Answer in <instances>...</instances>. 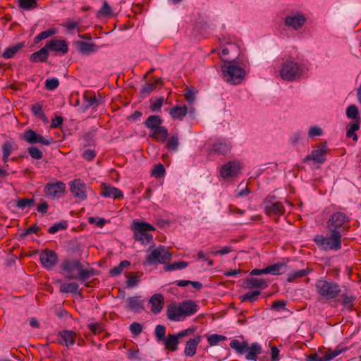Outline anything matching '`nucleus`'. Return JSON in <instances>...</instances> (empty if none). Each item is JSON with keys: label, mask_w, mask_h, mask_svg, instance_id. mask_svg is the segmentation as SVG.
<instances>
[{"label": "nucleus", "mask_w": 361, "mask_h": 361, "mask_svg": "<svg viewBox=\"0 0 361 361\" xmlns=\"http://www.w3.org/2000/svg\"><path fill=\"white\" fill-rule=\"evenodd\" d=\"M308 68L304 61L293 57L283 59L278 69L279 76L284 81L293 82L303 78Z\"/></svg>", "instance_id": "nucleus-1"}, {"label": "nucleus", "mask_w": 361, "mask_h": 361, "mask_svg": "<svg viewBox=\"0 0 361 361\" xmlns=\"http://www.w3.org/2000/svg\"><path fill=\"white\" fill-rule=\"evenodd\" d=\"M224 80L232 85L240 84L247 73L245 63L224 60L221 65Z\"/></svg>", "instance_id": "nucleus-2"}, {"label": "nucleus", "mask_w": 361, "mask_h": 361, "mask_svg": "<svg viewBox=\"0 0 361 361\" xmlns=\"http://www.w3.org/2000/svg\"><path fill=\"white\" fill-rule=\"evenodd\" d=\"M198 311V305L192 300H186L182 302L172 303L167 307V317L173 322H180L195 314Z\"/></svg>", "instance_id": "nucleus-3"}, {"label": "nucleus", "mask_w": 361, "mask_h": 361, "mask_svg": "<svg viewBox=\"0 0 361 361\" xmlns=\"http://www.w3.org/2000/svg\"><path fill=\"white\" fill-rule=\"evenodd\" d=\"M61 267L67 279H77L84 282L94 274L93 269H83L78 260H65Z\"/></svg>", "instance_id": "nucleus-4"}, {"label": "nucleus", "mask_w": 361, "mask_h": 361, "mask_svg": "<svg viewBox=\"0 0 361 361\" xmlns=\"http://www.w3.org/2000/svg\"><path fill=\"white\" fill-rule=\"evenodd\" d=\"M315 288L317 293L326 300L336 298L341 292L340 286L332 280L321 279L316 281Z\"/></svg>", "instance_id": "nucleus-5"}, {"label": "nucleus", "mask_w": 361, "mask_h": 361, "mask_svg": "<svg viewBox=\"0 0 361 361\" xmlns=\"http://www.w3.org/2000/svg\"><path fill=\"white\" fill-rule=\"evenodd\" d=\"M326 235H316L314 241L323 250H338L341 248V237L338 233L329 232Z\"/></svg>", "instance_id": "nucleus-6"}, {"label": "nucleus", "mask_w": 361, "mask_h": 361, "mask_svg": "<svg viewBox=\"0 0 361 361\" xmlns=\"http://www.w3.org/2000/svg\"><path fill=\"white\" fill-rule=\"evenodd\" d=\"M171 258V254L163 245L149 248L145 257V264L154 266L164 264Z\"/></svg>", "instance_id": "nucleus-7"}, {"label": "nucleus", "mask_w": 361, "mask_h": 361, "mask_svg": "<svg viewBox=\"0 0 361 361\" xmlns=\"http://www.w3.org/2000/svg\"><path fill=\"white\" fill-rule=\"evenodd\" d=\"M131 228L134 231V238L142 245H147L152 241V235L148 233L155 230L152 225L134 220L132 222Z\"/></svg>", "instance_id": "nucleus-8"}, {"label": "nucleus", "mask_w": 361, "mask_h": 361, "mask_svg": "<svg viewBox=\"0 0 361 361\" xmlns=\"http://www.w3.org/2000/svg\"><path fill=\"white\" fill-rule=\"evenodd\" d=\"M349 218L343 212L334 213L327 221L329 232L338 233L343 235L346 233L349 226Z\"/></svg>", "instance_id": "nucleus-9"}, {"label": "nucleus", "mask_w": 361, "mask_h": 361, "mask_svg": "<svg viewBox=\"0 0 361 361\" xmlns=\"http://www.w3.org/2000/svg\"><path fill=\"white\" fill-rule=\"evenodd\" d=\"M307 21V16L301 11H292L284 19L285 25L293 30L302 27Z\"/></svg>", "instance_id": "nucleus-10"}, {"label": "nucleus", "mask_w": 361, "mask_h": 361, "mask_svg": "<svg viewBox=\"0 0 361 361\" xmlns=\"http://www.w3.org/2000/svg\"><path fill=\"white\" fill-rule=\"evenodd\" d=\"M70 191L78 202L87 200L89 188L81 179H75L69 183Z\"/></svg>", "instance_id": "nucleus-11"}, {"label": "nucleus", "mask_w": 361, "mask_h": 361, "mask_svg": "<svg viewBox=\"0 0 361 361\" xmlns=\"http://www.w3.org/2000/svg\"><path fill=\"white\" fill-rule=\"evenodd\" d=\"M24 140L30 144H41L44 146H49L53 142L51 137H43L31 129L27 130L24 132Z\"/></svg>", "instance_id": "nucleus-12"}, {"label": "nucleus", "mask_w": 361, "mask_h": 361, "mask_svg": "<svg viewBox=\"0 0 361 361\" xmlns=\"http://www.w3.org/2000/svg\"><path fill=\"white\" fill-rule=\"evenodd\" d=\"M240 169V164L238 161H231L221 167L220 175L223 178H233L238 175Z\"/></svg>", "instance_id": "nucleus-13"}, {"label": "nucleus", "mask_w": 361, "mask_h": 361, "mask_svg": "<svg viewBox=\"0 0 361 361\" xmlns=\"http://www.w3.org/2000/svg\"><path fill=\"white\" fill-rule=\"evenodd\" d=\"M65 189L66 185L63 182L56 181L48 183L44 188V192L47 197L55 199L59 197Z\"/></svg>", "instance_id": "nucleus-14"}, {"label": "nucleus", "mask_w": 361, "mask_h": 361, "mask_svg": "<svg viewBox=\"0 0 361 361\" xmlns=\"http://www.w3.org/2000/svg\"><path fill=\"white\" fill-rule=\"evenodd\" d=\"M40 262L47 269H51L58 262L56 253L51 250H45L40 254Z\"/></svg>", "instance_id": "nucleus-15"}, {"label": "nucleus", "mask_w": 361, "mask_h": 361, "mask_svg": "<svg viewBox=\"0 0 361 361\" xmlns=\"http://www.w3.org/2000/svg\"><path fill=\"white\" fill-rule=\"evenodd\" d=\"M264 210L268 216H281L284 213V207L281 202L264 200Z\"/></svg>", "instance_id": "nucleus-16"}, {"label": "nucleus", "mask_w": 361, "mask_h": 361, "mask_svg": "<svg viewBox=\"0 0 361 361\" xmlns=\"http://www.w3.org/2000/svg\"><path fill=\"white\" fill-rule=\"evenodd\" d=\"M101 195L104 197L112 198L114 200L123 197V192L120 189L105 183L101 185Z\"/></svg>", "instance_id": "nucleus-17"}, {"label": "nucleus", "mask_w": 361, "mask_h": 361, "mask_svg": "<svg viewBox=\"0 0 361 361\" xmlns=\"http://www.w3.org/2000/svg\"><path fill=\"white\" fill-rule=\"evenodd\" d=\"M202 338V336L196 335L186 341L184 348V355L186 357H191L196 354L197 346L201 342Z\"/></svg>", "instance_id": "nucleus-18"}, {"label": "nucleus", "mask_w": 361, "mask_h": 361, "mask_svg": "<svg viewBox=\"0 0 361 361\" xmlns=\"http://www.w3.org/2000/svg\"><path fill=\"white\" fill-rule=\"evenodd\" d=\"M326 145L323 144L320 147L314 149L311 154L305 157V161L313 160L317 163H323L326 159Z\"/></svg>", "instance_id": "nucleus-19"}, {"label": "nucleus", "mask_w": 361, "mask_h": 361, "mask_svg": "<svg viewBox=\"0 0 361 361\" xmlns=\"http://www.w3.org/2000/svg\"><path fill=\"white\" fill-rule=\"evenodd\" d=\"M231 144L224 139H219L212 145L211 150L216 154L225 155L230 152Z\"/></svg>", "instance_id": "nucleus-20"}, {"label": "nucleus", "mask_w": 361, "mask_h": 361, "mask_svg": "<svg viewBox=\"0 0 361 361\" xmlns=\"http://www.w3.org/2000/svg\"><path fill=\"white\" fill-rule=\"evenodd\" d=\"M74 44L79 52L85 55L97 52L99 48L93 42H86L83 41H77Z\"/></svg>", "instance_id": "nucleus-21"}, {"label": "nucleus", "mask_w": 361, "mask_h": 361, "mask_svg": "<svg viewBox=\"0 0 361 361\" xmlns=\"http://www.w3.org/2000/svg\"><path fill=\"white\" fill-rule=\"evenodd\" d=\"M45 47L47 50L59 51L62 54H66L68 51V44L64 40L51 39Z\"/></svg>", "instance_id": "nucleus-22"}, {"label": "nucleus", "mask_w": 361, "mask_h": 361, "mask_svg": "<svg viewBox=\"0 0 361 361\" xmlns=\"http://www.w3.org/2000/svg\"><path fill=\"white\" fill-rule=\"evenodd\" d=\"M75 336L74 331L63 330L59 334V341L61 344L70 347L74 345Z\"/></svg>", "instance_id": "nucleus-23"}, {"label": "nucleus", "mask_w": 361, "mask_h": 361, "mask_svg": "<svg viewBox=\"0 0 361 361\" xmlns=\"http://www.w3.org/2000/svg\"><path fill=\"white\" fill-rule=\"evenodd\" d=\"M151 310L154 314L159 313L164 307V298L161 294H154L149 299Z\"/></svg>", "instance_id": "nucleus-24"}, {"label": "nucleus", "mask_w": 361, "mask_h": 361, "mask_svg": "<svg viewBox=\"0 0 361 361\" xmlns=\"http://www.w3.org/2000/svg\"><path fill=\"white\" fill-rule=\"evenodd\" d=\"M180 338L178 333L175 334H169L162 341L165 348L170 351H176L178 349V340Z\"/></svg>", "instance_id": "nucleus-25"}, {"label": "nucleus", "mask_w": 361, "mask_h": 361, "mask_svg": "<svg viewBox=\"0 0 361 361\" xmlns=\"http://www.w3.org/2000/svg\"><path fill=\"white\" fill-rule=\"evenodd\" d=\"M245 358L247 360L256 361L257 355L262 353V347L257 343H252L250 346L247 345Z\"/></svg>", "instance_id": "nucleus-26"}, {"label": "nucleus", "mask_w": 361, "mask_h": 361, "mask_svg": "<svg viewBox=\"0 0 361 361\" xmlns=\"http://www.w3.org/2000/svg\"><path fill=\"white\" fill-rule=\"evenodd\" d=\"M348 348L343 344H339L334 350H329L325 354L323 355L322 361H330L338 356L341 353L345 352Z\"/></svg>", "instance_id": "nucleus-27"}, {"label": "nucleus", "mask_w": 361, "mask_h": 361, "mask_svg": "<svg viewBox=\"0 0 361 361\" xmlns=\"http://www.w3.org/2000/svg\"><path fill=\"white\" fill-rule=\"evenodd\" d=\"M149 136L157 141L164 142L168 136V130L164 126H159L149 131Z\"/></svg>", "instance_id": "nucleus-28"}, {"label": "nucleus", "mask_w": 361, "mask_h": 361, "mask_svg": "<svg viewBox=\"0 0 361 361\" xmlns=\"http://www.w3.org/2000/svg\"><path fill=\"white\" fill-rule=\"evenodd\" d=\"M245 285L248 288L264 289L268 286V282L264 279L250 278L246 280Z\"/></svg>", "instance_id": "nucleus-29"}, {"label": "nucleus", "mask_w": 361, "mask_h": 361, "mask_svg": "<svg viewBox=\"0 0 361 361\" xmlns=\"http://www.w3.org/2000/svg\"><path fill=\"white\" fill-rule=\"evenodd\" d=\"M188 113L186 106H175L169 110V114L174 120H182Z\"/></svg>", "instance_id": "nucleus-30"}, {"label": "nucleus", "mask_w": 361, "mask_h": 361, "mask_svg": "<svg viewBox=\"0 0 361 361\" xmlns=\"http://www.w3.org/2000/svg\"><path fill=\"white\" fill-rule=\"evenodd\" d=\"M128 307L134 312H140L143 309V302L138 297H130L126 300Z\"/></svg>", "instance_id": "nucleus-31"}, {"label": "nucleus", "mask_w": 361, "mask_h": 361, "mask_svg": "<svg viewBox=\"0 0 361 361\" xmlns=\"http://www.w3.org/2000/svg\"><path fill=\"white\" fill-rule=\"evenodd\" d=\"M102 104V98H97L94 95H84V105L85 109L96 108Z\"/></svg>", "instance_id": "nucleus-32"}, {"label": "nucleus", "mask_w": 361, "mask_h": 361, "mask_svg": "<svg viewBox=\"0 0 361 361\" xmlns=\"http://www.w3.org/2000/svg\"><path fill=\"white\" fill-rule=\"evenodd\" d=\"M266 269L267 274L279 275L286 272V266L283 263H276L266 267Z\"/></svg>", "instance_id": "nucleus-33"}, {"label": "nucleus", "mask_w": 361, "mask_h": 361, "mask_svg": "<svg viewBox=\"0 0 361 361\" xmlns=\"http://www.w3.org/2000/svg\"><path fill=\"white\" fill-rule=\"evenodd\" d=\"M163 123L162 119L159 116H150L145 121L146 127L149 129V131L159 127Z\"/></svg>", "instance_id": "nucleus-34"}, {"label": "nucleus", "mask_w": 361, "mask_h": 361, "mask_svg": "<svg viewBox=\"0 0 361 361\" xmlns=\"http://www.w3.org/2000/svg\"><path fill=\"white\" fill-rule=\"evenodd\" d=\"M360 129V121L350 123L347 126L346 137L352 138L354 141L357 140L355 132Z\"/></svg>", "instance_id": "nucleus-35"}, {"label": "nucleus", "mask_w": 361, "mask_h": 361, "mask_svg": "<svg viewBox=\"0 0 361 361\" xmlns=\"http://www.w3.org/2000/svg\"><path fill=\"white\" fill-rule=\"evenodd\" d=\"M230 347L235 350L238 354L243 355L247 351V342L240 343L238 340L233 339L230 343Z\"/></svg>", "instance_id": "nucleus-36"}, {"label": "nucleus", "mask_w": 361, "mask_h": 361, "mask_svg": "<svg viewBox=\"0 0 361 361\" xmlns=\"http://www.w3.org/2000/svg\"><path fill=\"white\" fill-rule=\"evenodd\" d=\"M47 57L48 50L47 49L46 47H44L38 51L33 53L30 56V59L33 62H42L44 61Z\"/></svg>", "instance_id": "nucleus-37"}, {"label": "nucleus", "mask_w": 361, "mask_h": 361, "mask_svg": "<svg viewBox=\"0 0 361 361\" xmlns=\"http://www.w3.org/2000/svg\"><path fill=\"white\" fill-rule=\"evenodd\" d=\"M16 148V145L13 142L8 141L5 142L2 145V151H3V161L4 162L7 161L8 157L10 156L11 152Z\"/></svg>", "instance_id": "nucleus-38"}, {"label": "nucleus", "mask_w": 361, "mask_h": 361, "mask_svg": "<svg viewBox=\"0 0 361 361\" xmlns=\"http://www.w3.org/2000/svg\"><path fill=\"white\" fill-rule=\"evenodd\" d=\"M345 114L348 118L355 120V121H360V116L357 107L351 104L348 106L345 110Z\"/></svg>", "instance_id": "nucleus-39"}, {"label": "nucleus", "mask_w": 361, "mask_h": 361, "mask_svg": "<svg viewBox=\"0 0 361 361\" xmlns=\"http://www.w3.org/2000/svg\"><path fill=\"white\" fill-rule=\"evenodd\" d=\"M188 265V263L183 261L176 262L172 264H166L164 269L166 271H172L175 270H180L186 268Z\"/></svg>", "instance_id": "nucleus-40"}, {"label": "nucleus", "mask_w": 361, "mask_h": 361, "mask_svg": "<svg viewBox=\"0 0 361 361\" xmlns=\"http://www.w3.org/2000/svg\"><path fill=\"white\" fill-rule=\"evenodd\" d=\"M79 286L77 283L70 282L61 284L60 290L62 293H75L78 290Z\"/></svg>", "instance_id": "nucleus-41"}, {"label": "nucleus", "mask_w": 361, "mask_h": 361, "mask_svg": "<svg viewBox=\"0 0 361 361\" xmlns=\"http://www.w3.org/2000/svg\"><path fill=\"white\" fill-rule=\"evenodd\" d=\"M130 263L127 261L124 260L120 262V264L114 267L110 270V274L111 276H118L121 275V274L123 272V269L128 267H129Z\"/></svg>", "instance_id": "nucleus-42"}, {"label": "nucleus", "mask_w": 361, "mask_h": 361, "mask_svg": "<svg viewBox=\"0 0 361 361\" xmlns=\"http://www.w3.org/2000/svg\"><path fill=\"white\" fill-rule=\"evenodd\" d=\"M21 47L22 43H19L15 46L8 47L3 53L2 56L5 59L13 58Z\"/></svg>", "instance_id": "nucleus-43"}, {"label": "nucleus", "mask_w": 361, "mask_h": 361, "mask_svg": "<svg viewBox=\"0 0 361 361\" xmlns=\"http://www.w3.org/2000/svg\"><path fill=\"white\" fill-rule=\"evenodd\" d=\"M226 340V337L223 335L214 334L207 336V341L210 346H215L219 342Z\"/></svg>", "instance_id": "nucleus-44"}, {"label": "nucleus", "mask_w": 361, "mask_h": 361, "mask_svg": "<svg viewBox=\"0 0 361 361\" xmlns=\"http://www.w3.org/2000/svg\"><path fill=\"white\" fill-rule=\"evenodd\" d=\"M78 22L66 20L61 25L66 28V31L72 35L75 33L76 30L78 28Z\"/></svg>", "instance_id": "nucleus-45"}, {"label": "nucleus", "mask_w": 361, "mask_h": 361, "mask_svg": "<svg viewBox=\"0 0 361 361\" xmlns=\"http://www.w3.org/2000/svg\"><path fill=\"white\" fill-rule=\"evenodd\" d=\"M307 274L308 271L307 269L292 271L288 274V281L291 282L294 281L295 279L301 278L306 276Z\"/></svg>", "instance_id": "nucleus-46"}, {"label": "nucleus", "mask_w": 361, "mask_h": 361, "mask_svg": "<svg viewBox=\"0 0 361 361\" xmlns=\"http://www.w3.org/2000/svg\"><path fill=\"white\" fill-rule=\"evenodd\" d=\"M323 135V130L319 126H311L307 133V136L310 139H313L316 137H319Z\"/></svg>", "instance_id": "nucleus-47"}, {"label": "nucleus", "mask_w": 361, "mask_h": 361, "mask_svg": "<svg viewBox=\"0 0 361 361\" xmlns=\"http://www.w3.org/2000/svg\"><path fill=\"white\" fill-rule=\"evenodd\" d=\"M57 33V30L55 28L49 29L40 32L35 37V42H39V41L47 39L49 37Z\"/></svg>", "instance_id": "nucleus-48"}, {"label": "nucleus", "mask_w": 361, "mask_h": 361, "mask_svg": "<svg viewBox=\"0 0 361 361\" xmlns=\"http://www.w3.org/2000/svg\"><path fill=\"white\" fill-rule=\"evenodd\" d=\"M30 156L35 159H41L43 157L42 152L37 147H30L27 149Z\"/></svg>", "instance_id": "nucleus-49"}, {"label": "nucleus", "mask_w": 361, "mask_h": 361, "mask_svg": "<svg viewBox=\"0 0 361 361\" xmlns=\"http://www.w3.org/2000/svg\"><path fill=\"white\" fill-rule=\"evenodd\" d=\"M59 85V80L56 78L47 79L45 81V88L47 90H54Z\"/></svg>", "instance_id": "nucleus-50"}, {"label": "nucleus", "mask_w": 361, "mask_h": 361, "mask_svg": "<svg viewBox=\"0 0 361 361\" xmlns=\"http://www.w3.org/2000/svg\"><path fill=\"white\" fill-rule=\"evenodd\" d=\"M165 169L163 164H158L154 166L152 171V175L156 178H160L164 174Z\"/></svg>", "instance_id": "nucleus-51"}, {"label": "nucleus", "mask_w": 361, "mask_h": 361, "mask_svg": "<svg viewBox=\"0 0 361 361\" xmlns=\"http://www.w3.org/2000/svg\"><path fill=\"white\" fill-rule=\"evenodd\" d=\"M166 334V328L163 325H157L155 328V336L157 337L159 341H163L165 337Z\"/></svg>", "instance_id": "nucleus-52"}, {"label": "nucleus", "mask_w": 361, "mask_h": 361, "mask_svg": "<svg viewBox=\"0 0 361 361\" xmlns=\"http://www.w3.org/2000/svg\"><path fill=\"white\" fill-rule=\"evenodd\" d=\"M66 227H67L66 222H65V221L64 222H59V223L54 224L51 227H49L48 229V232L49 233L54 234L61 230L65 229Z\"/></svg>", "instance_id": "nucleus-53"}, {"label": "nucleus", "mask_w": 361, "mask_h": 361, "mask_svg": "<svg viewBox=\"0 0 361 361\" xmlns=\"http://www.w3.org/2000/svg\"><path fill=\"white\" fill-rule=\"evenodd\" d=\"M259 290H253L248 292L242 296L243 301L250 300L251 302L255 301L259 295Z\"/></svg>", "instance_id": "nucleus-54"}, {"label": "nucleus", "mask_w": 361, "mask_h": 361, "mask_svg": "<svg viewBox=\"0 0 361 361\" xmlns=\"http://www.w3.org/2000/svg\"><path fill=\"white\" fill-rule=\"evenodd\" d=\"M98 14L102 16H109L111 14V9L106 1H104L103 6L98 11Z\"/></svg>", "instance_id": "nucleus-55"}, {"label": "nucleus", "mask_w": 361, "mask_h": 361, "mask_svg": "<svg viewBox=\"0 0 361 361\" xmlns=\"http://www.w3.org/2000/svg\"><path fill=\"white\" fill-rule=\"evenodd\" d=\"M184 95L188 103L192 104L195 102L196 95L195 91L192 89L187 88Z\"/></svg>", "instance_id": "nucleus-56"}, {"label": "nucleus", "mask_w": 361, "mask_h": 361, "mask_svg": "<svg viewBox=\"0 0 361 361\" xmlns=\"http://www.w3.org/2000/svg\"><path fill=\"white\" fill-rule=\"evenodd\" d=\"M163 104H164V98L160 97V98L156 99L154 102L151 103L150 109L153 111H160Z\"/></svg>", "instance_id": "nucleus-57"}, {"label": "nucleus", "mask_w": 361, "mask_h": 361, "mask_svg": "<svg viewBox=\"0 0 361 361\" xmlns=\"http://www.w3.org/2000/svg\"><path fill=\"white\" fill-rule=\"evenodd\" d=\"M179 145L178 138L176 135H173L170 137L167 142L168 148L176 150Z\"/></svg>", "instance_id": "nucleus-58"}, {"label": "nucleus", "mask_w": 361, "mask_h": 361, "mask_svg": "<svg viewBox=\"0 0 361 361\" xmlns=\"http://www.w3.org/2000/svg\"><path fill=\"white\" fill-rule=\"evenodd\" d=\"M157 85V81L148 84L142 88L141 92L145 94H149L156 89Z\"/></svg>", "instance_id": "nucleus-59"}, {"label": "nucleus", "mask_w": 361, "mask_h": 361, "mask_svg": "<svg viewBox=\"0 0 361 361\" xmlns=\"http://www.w3.org/2000/svg\"><path fill=\"white\" fill-rule=\"evenodd\" d=\"M130 330L134 335H138L142 332V327L140 323L133 322L130 326Z\"/></svg>", "instance_id": "nucleus-60"}, {"label": "nucleus", "mask_w": 361, "mask_h": 361, "mask_svg": "<svg viewBox=\"0 0 361 361\" xmlns=\"http://www.w3.org/2000/svg\"><path fill=\"white\" fill-rule=\"evenodd\" d=\"M95 157L96 152L92 149H87L82 153V157L87 161L92 160Z\"/></svg>", "instance_id": "nucleus-61"}, {"label": "nucleus", "mask_w": 361, "mask_h": 361, "mask_svg": "<svg viewBox=\"0 0 361 361\" xmlns=\"http://www.w3.org/2000/svg\"><path fill=\"white\" fill-rule=\"evenodd\" d=\"M37 6V0H24V11L32 10Z\"/></svg>", "instance_id": "nucleus-62"}, {"label": "nucleus", "mask_w": 361, "mask_h": 361, "mask_svg": "<svg viewBox=\"0 0 361 361\" xmlns=\"http://www.w3.org/2000/svg\"><path fill=\"white\" fill-rule=\"evenodd\" d=\"M8 207L11 209L16 208L23 209V198H18L17 200L9 202Z\"/></svg>", "instance_id": "nucleus-63"}, {"label": "nucleus", "mask_w": 361, "mask_h": 361, "mask_svg": "<svg viewBox=\"0 0 361 361\" xmlns=\"http://www.w3.org/2000/svg\"><path fill=\"white\" fill-rule=\"evenodd\" d=\"M355 300V298L352 295H343V303L347 308H350L353 302Z\"/></svg>", "instance_id": "nucleus-64"}]
</instances>
